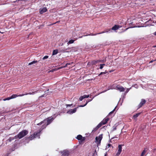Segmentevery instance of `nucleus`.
Wrapping results in <instances>:
<instances>
[{
    "label": "nucleus",
    "instance_id": "f257e3e1",
    "mask_svg": "<svg viewBox=\"0 0 156 156\" xmlns=\"http://www.w3.org/2000/svg\"><path fill=\"white\" fill-rule=\"evenodd\" d=\"M53 119H54L53 117H49L37 124V125H41L42 124H43L42 126V129H43L45 128L47 126L50 124Z\"/></svg>",
    "mask_w": 156,
    "mask_h": 156
},
{
    "label": "nucleus",
    "instance_id": "f03ea898",
    "mask_svg": "<svg viewBox=\"0 0 156 156\" xmlns=\"http://www.w3.org/2000/svg\"><path fill=\"white\" fill-rule=\"evenodd\" d=\"M28 133L27 131L26 130H23L19 133L16 136H15V139H17V138H19V139H21L27 135Z\"/></svg>",
    "mask_w": 156,
    "mask_h": 156
},
{
    "label": "nucleus",
    "instance_id": "7ed1b4c3",
    "mask_svg": "<svg viewBox=\"0 0 156 156\" xmlns=\"http://www.w3.org/2000/svg\"><path fill=\"white\" fill-rule=\"evenodd\" d=\"M40 132L41 131H40L38 132H34L33 135H31L29 137V138L30 139V140H31L33 139L34 138H36L37 137H38V138H39V136L40 135Z\"/></svg>",
    "mask_w": 156,
    "mask_h": 156
},
{
    "label": "nucleus",
    "instance_id": "20e7f679",
    "mask_svg": "<svg viewBox=\"0 0 156 156\" xmlns=\"http://www.w3.org/2000/svg\"><path fill=\"white\" fill-rule=\"evenodd\" d=\"M102 138V134L100 135L99 136L96 137V142L97 143L98 146L100 144Z\"/></svg>",
    "mask_w": 156,
    "mask_h": 156
},
{
    "label": "nucleus",
    "instance_id": "39448f33",
    "mask_svg": "<svg viewBox=\"0 0 156 156\" xmlns=\"http://www.w3.org/2000/svg\"><path fill=\"white\" fill-rule=\"evenodd\" d=\"M122 145H119L118 146L117 152L116 154V156H119L122 151Z\"/></svg>",
    "mask_w": 156,
    "mask_h": 156
},
{
    "label": "nucleus",
    "instance_id": "423d86ee",
    "mask_svg": "<svg viewBox=\"0 0 156 156\" xmlns=\"http://www.w3.org/2000/svg\"><path fill=\"white\" fill-rule=\"evenodd\" d=\"M115 89L119 90L120 92H123L124 91L125 88L122 86L120 85H117L115 88Z\"/></svg>",
    "mask_w": 156,
    "mask_h": 156
},
{
    "label": "nucleus",
    "instance_id": "0eeeda50",
    "mask_svg": "<svg viewBox=\"0 0 156 156\" xmlns=\"http://www.w3.org/2000/svg\"><path fill=\"white\" fill-rule=\"evenodd\" d=\"M78 108V107H77V108H75L73 109H70L69 110H68L67 112V113L68 114H72L74 113H75L76 112V111L77 110V108Z\"/></svg>",
    "mask_w": 156,
    "mask_h": 156
},
{
    "label": "nucleus",
    "instance_id": "6e6552de",
    "mask_svg": "<svg viewBox=\"0 0 156 156\" xmlns=\"http://www.w3.org/2000/svg\"><path fill=\"white\" fill-rule=\"evenodd\" d=\"M103 125V124H102V122H101L93 130V131H96Z\"/></svg>",
    "mask_w": 156,
    "mask_h": 156
},
{
    "label": "nucleus",
    "instance_id": "1a4fd4ad",
    "mask_svg": "<svg viewBox=\"0 0 156 156\" xmlns=\"http://www.w3.org/2000/svg\"><path fill=\"white\" fill-rule=\"evenodd\" d=\"M47 11V9L46 8H43L40 9V12L41 14Z\"/></svg>",
    "mask_w": 156,
    "mask_h": 156
},
{
    "label": "nucleus",
    "instance_id": "9d476101",
    "mask_svg": "<svg viewBox=\"0 0 156 156\" xmlns=\"http://www.w3.org/2000/svg\"><path fill=\"white\" fill-rule=\"evenodd\" d=\"M145 102L146 101L144 99H141V101L139 105V107L140 108L145 103Z\"/></svg>",
    "mask_w": 156,
    "mask_h": 156
},
{
    "label": "nucleus",
    "instance_id": "9b49d317",
    "mask_svg": "<svg viewBox=\"0 0 156 156\" xmlns=\"http://www.w3.org/2000/svg\"><path fill=\"white\" fill-rule=\"evenodd\" d=\"M120 27H121L119 25H115L112 28V29L113 30H118L119 28H120Z\"/></svg>",
    "mask_w": 156,
    "mask_h": 156
},
{
    "label": "nucleus",
    "instance_id": "f8f14e48",
    "mask_svg": "<svg viewBox=\"0 0 156 156\" xmlns=\"http://www.w3.org/2000/svg\"><path fill=\"white\" fill-rule=\"evenodd\" d=\"M76 138L79 140H81L82 141L84 140V138L82 136L80 135H78L77 136Z\"/></svg>",
    "mask_w": 156,
    "mask_h": 156
},
{
    "label": "nucleus",
    "instance_id": "ddd939ff",
    "mask_svg": "<svg viewBox=\"0 0 156 156\" xmlns=\"http://www.w3.org/2000/svg\"><path fill=\"white\" fill-rule=\"evenodd\" d=\"M108 120V118H105L103 119L101 122H102V124L105 125L107 123V122Z\"/></svg>",
    "mask_w": 156,
    "mask_h": 156
},
{
    "label": "nucleus",
    "instance_id": "4468645a",
    "mask_svg": "<svg viewBox=\"0 0 156 156\" xmlns=\"http://www.w3.org/2000/svg\"><path fill=\"white\" fill-rule=\"evenodd\" d=\"M106 61V60H97V61H94V62H93V64H95L96 63H97L98 62H105Z\"/></svg>",
    "mask_w": 156,
    "mask_h": 156
},
{
    "label": "nucleus",
    "instance_id": "2eb2a0df",
    "mask_svg": "<svg viewBox=\"0 0 156 156\" xmlns=\"http://www.w3.org/2000/svg\"><path fill=\"white\" fill-rule=\"evenodd\" d=\"M147 151V149H145L141 153L140 156H144L145 155Z\"/></svg>",
    "mask_w": 156,
    "mask_h": 156
},
{
    "label": "nucleus",
    "instance_id": "dca6fc26",
    "mask_svg": "<svg viewBox=\"0 0 156 156\" xmlns=\"http://www.w3.org/2000/svg\"><path fill=\"white\" fill-rule=\"evenodd\" d=\"M62 154L63 156H68L69 153L68 151H64Z\"/></svg>",
    "mask_w": 156,
    "mask_h": 156
},
{
    "label": "nucleus",
    "instance_id": "f3484780",
    "mask_svg": "<svg viewBox=\"0 0 156 156\" xmlns=\"http://www.w3.org/2000/svg\"><path fill=\"white\" fill-rule=\"evenodd\" d=\"M140 114V113L136 114V115H134L133 118L134 119H135L137 117H138Z\"/></svg>",
    "mask_w": 156,
    "mask_h": 156
},
{
    "label": "nucleus",
    "instance_id": "a211bd4d",
    "mask_svg": "<svg viewBox=\"0 0 156 156\" xmlns=\"http://www.w3.org/2000/svg\"><path fill=\"white\" fill-rule=\"evenodd\" d=\"M58 52V51L57 50H53L52 53V55H56L57 54Z\"/></svg>",
    "mask_w": 156,
    "mask_h": 156
},
{
    "label": "nucleus",
    "instance_id": "6ab92c4d",
    "mask_svg": "<svg viewBox=\"0 0 156 156\" xmlns=\"http://www.w3.org/2000/svg\"><path fill=\"white\" fill-rule=\"evenodd\" d=\"M37 62V61H34L30 63H29L28 64V65H31L32 64H34V63H36V62Z\"/></svg>",
    "mask_w": 156,
    "mask_h": 156
},
{
    "label": "nucleus",
    "instance_id": "aec40b11",
    "mask_svg": "<svg viewBox=\"0 0 156 156\" xmlns=\"http://www.w3.org/2000/svg\"><path fill=\"white\" fill-rule=\"evenodd\" d=\"M15 139V137H10L9 139H8V141L9 142H11L12 140Z\"/></svg>",
    "mask_w": 156,
    "mask_h": 156
},
{
    "label": "nucleus",
    "instance_id": "412c9836",
    "mask_svg": "<svg viewBox=\"0 0 156 156\" xmlns=\"http://www.w3.org/2000/svg\"><path fill=\"white\" fill-rule=\"evenodd\" d=\"M17 97H18V96L16 94H13L11 96L12 99L16 98Z\"/></svg>",
    "mask_w": 156,
    "mask_h": 156
},
{
    "label": "nucleus",
    "instance_id": "4be33fe9",
    "mask_svg": "<svg viewBox=\"0 0 156 156\" xmlns=\"http://www.w3.org/2000/svg\"><path fill=\"white\" fill-rule=\"evenodd\" d=\"M82 96L83 97V99H84L86 98H89V95H85Z\"/></svg>",
    "mask_w": 156,
    "mask_h": 156
},
{
    "label": "nucleus",
    "instance_id": "5701e85b",
    "mask_svg": "<svg viewBox=\"0 0 156 156\" xmlns=\"http://www.w3.org/2000/svg\"><path fill=\"white\" fill-rule=\"evenodd\" d=\"M12 99L11 97H8L7 98L5 99H4V101H6V100H10V99Z\"/></svg>",
    "mask_w": 156,
    "mask_h": 156
},
{
    "label": "nucleus",
    "instance_id": "b1692460",
    "mask_svg": "<svg viewBox=\"0 0 156 156\" xmlns=\"http://www.w3.org/2000/svg\"><path fill=\"white\" fill-rule=\"evenodd\" d=\"M74 41V40H70V41H69L68 43H69V44H72V43H73Z\"/></svg>",
    "mask_w": 156,
    "mask_h": 156
},
{
    "label": "nucleus",
    "instance_id": "393cba45",
    "mask_svg": "<svg viewBox=\"0 0 156 156\" xmlns=\"http://www.w3.org/2000/svg\"><path fill=\"white\" fill-rule=\"evenodd\" d=\"M92 100V99H89V100H87L86 101V105H87V104L90 101H91Z\"/></svg>",
    "mask_w": 156,
    "mask_h": 156
},
{
    "label": "nucleus",
    "instance_id": "a878e982",
    "mask_svg": "<svg viewBox=\"0 0 156 156\" xmlns=\"http://www.w3.org/2000/svg\"><path fill=\"white\" fill-rule=\"evenodd\" d=\"M48 57V56H47V55L45 56L43 58V59L44 60L46 59Z\"/></svg>",
    "mask_w": 156,
    "mask_h": 156
},
{
    "label": "nucleus",
    "instance_id": "bb28decb",
    "mask_svg": "<svg viewBox=\"0 0 156 156\" xmlns=\"http://www.w3.org/2000/svg\"><path fill=\"white\" fill-rule=\"evenodd\" d=\"M108 147H112V148H113V146H112V145L110 144H108Z\"/></svg>",
    "mask_w": 156,
    "mask_h": 156
},
{
    "label": "nucleus",
    "instance_id": "cd10ccee",
    "mask_svg": "<svg viewBox=\"0 0 156 156\" xmlns=\"http://www.w3.org/2000/svg\"><path fill=\"white\" fill-rule=\"evenodd\" d=\"M130 89H131V88H127V89H126V91H125V93H127L129 92V90H130Z\"/></svg>",
    "mask_w": 156,
    "mask_h": 156
},
{
    "label": "nucleus",
    "instance_id": "c85d7f7f",
    "mask_svg": "<svg viewBox=\"0 0 156 156\" xmlns=\"http://www.w3.org/2000/svg\"><path fill=\"white\" fill-rule=\"evenodd\" d=\"M24 95H26V94H22L19 95H18V97H21V96H23Z\"/></svg>",
    "mask_w": 156,
    "mask_h": 156
},
{
    "label": "nucleus",
    "instance_id": "c756f323",
    "mask_svg": "<svg viewBox=\"0 0 156 156\" xmlns=\"http://www.w3.org/2000/svg\"><path fill=\"white\" fill-rule=\"evenodd\" d=\"M104 66H103L101 64L100 65V69H102L103 68Z\"/></svg>",
    "mask_w": 156,
    "mask_h": 156
},
{
    "label": "nucleus",
    "instance_id": "7c9ffc66",
    "mask_svg": "<svg viewBox=\"0 0 156 156\" xmlns=\"http://www.w3.org/2000/svg\"><path fill=\"white\" fill-rule=\"evenodd\" d=\"M34 92H33V93H26L25 94H26V95H28V94H34Z\"/></svg>",
    "mask_w": 156,
    "mask_h": 156
},
{
    "label": "nucleus",
    "instance_id": "2f4dec72",
    "mask_svg": "<svg viewBox=\"0 0 156 156\" xmlns=\"http://www.w3.org/2000/svg\"><path fill=\"white\" fill-rule=\"evenodd\" d=\"M83 99L82 96H81V97H80L79 98V100L80 101H82Z\"/></svg>",
    "mask_w": 156,
    "mask_h": 156
},
{
    "label": "nucleus",
    "instance_id": "473e14b6",
    "mask_svg": "<svg viewBox=\"0 0 156 156\" xmlns=\"http://www.w3.org/2000/svg\"><path fill=\"white\" fill-rule=\"evenodd\" d=\"M106 72H101V73L99 75H101L102 74H106Z\"/></svg>",
    "mask_w": 156,
    "mask_h": 156
},
{
    "label": "nucleus",
    "instance_id": "72a5a7b5",
    "mask_svg": "<svg viewBox=\"0 0 156 156\" xmlns=\"http://www.w3.org/2000/svg\"><path fill=\"white\" fill-rule=\"evenodd\" d=\"M72 105V104H71V105L66 104V105L67 107H68V106H71Z\"/></svg>",
    "mask_w": 156,
    "mask_h": 156
},
{
    "label": "nucleus",
    "instance_id": "f704fd0d",
    "mask_svg": "<svg viewBox=\"0 0 156 156\" xmlns=\"http://www.w3.org/2000/svg\"><path fill=\"white\" fill-rule=\"evenodd\" d=\"M86 104H85V105H80L79 106L80 107H83L85 106H86Z\"/></svg>",
    "mask_w": 156,
    "mask_h": 156
},
{
    "label": "nucleus",
    "instance_id": "c9c22d12",
    "mask_svg": "<svg viewBox=\"0 0 156 156\" xmlns=\"http://www.w3.org/2000/svg\"><path fill=\"white\" fill-rule=\"evenodd\" d=\"M115 108H114V109L112 111L109 113V114H112V113L113 112L115 111Z\"/></svg>",
    "mask_w": 156,
    "mask_h": 156
},
{
    "label": "nucleus",
    "instance_id": "e433bc0d",
    "mask_svg": "<svg viewBox=\"0 0 156 156\" xmlns=\"http://www.w3.org/2000/svg\"><path fill=\"white\" fill-rule=\"evenodd\" d=\"M69 64H70L69 63H67L66 64V65L64 66V67H66L67 66V65H69Z\"/></svg>",
    "mask_w": 156,
    "mask_h": 156
},
{
    "label": "nucleus",
    "instance_id": "4c0bfd02",
    "mask_svg": "<svg viewBox=\"0 0 156 156\" xmlns=\"http://www.w3.org/2000/svg\"><path fill=\"white\" fill-rule=\"evenodd\" d=\"M154 34L155 35H156V31L154 33Z\"/></svg>",
    "mask_w": 156,
    "mask_h": 156
},
{
    "label": "nucleus",
    "instance_id": "58836bf2",
    "mask_svg": "<svg viewBox=\"0 0 156 156\" xmlns=\"http://www.w3.org/2000/svg\"><path fill=\"white\" fill-rule=\"evenodd\" d=\"M103 66H105V64H101Z\"/></svg>",
    "mask_w": 156,
    "mask_h": 156
},
{
    "label": "nucleus",
    "instance_id": "ea45409f",
    "mask_svg": "<svg viewBox=\"0 0 156 156\" xmlns=\"http://www.w3.org/2000/svg\"><path fill=\"white\" fill-rule=\"evenodd\" d=\"M153 47H156V46H153Z\"/></svg>",
    "mask_w": 156,
    "mask_h": 156
},
{
    "label": "nucleus",
    "instance_id": "a19ab883",
    "mask_svg": "<svg viewBox=\"0 0 156 156\" xmlns=\"http://www.w3.org/2000/svg\"><path fill=\"white\" fill-rule=\"evenodd\" d=\"M104 156H107V155H106V154H105Z\"/></svg>",
    "mask_w": 156,
    "mask_h": 156
},
{
    "label": "nucleus",
    "instance_id": "79ce46f5",
    "mask_svg": "<svg viewBox=\"0 0 156 156\" xmlns=\"http://www.w3.org/2000/svg\"><path fill=\"white\" fill-rule=\"evenodd\" d=\"M128 28H126V30Z\"/></svg>",
    "mask_w": 156,
    "mask_h": 156
},
{
    "label": "nucleus",
    "instance_id": "37998d69",
    "mask_svg": "<svg viewBox=\"0 0 156 156\" xmlns=\"http://www.w3.org/2000/svg\"><path fill=\"white\" fill-rule=\"evenodd\" d=\"M152 62V61H151L150 62Z\"/></svg>",
    "mask_w": 156,
    "mask_h": 156
}]
</instances>
